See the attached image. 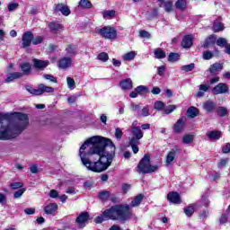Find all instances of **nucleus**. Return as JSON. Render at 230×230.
Returning a JSON list of instances; mask_svg holds the SVG:
<instances>
[{
    "label": "nucleus",
    "mask_w": 230,
    "mask_h": 230,
    "mask_svg": "<svg viewBox=\"0 0 230 230\" xmlns=\"http://www.w3.org/2000/svg\"><path fill=\"white\" fill-rule=\"evenodd\" d=\"M136 55H137L136 51L127 52L126 54L122 55V60L125 62H130L136 58Z\"/></svg>",
    "instance_id": "obj_25"
},
{
    "label": "nucleus",
    "mask_w": 230,
    "mask_h": 230,
    "mask_svg": "<svg viewBox=\"0 0 230 230\" xmlns=\"http://www.w3.org/2000/svg\"><path fill=\"white\" fill-rule=\"evenodd\" d=\"M115 154L112 140L100 136L90 137L79 149L82 164L95 173L105 172L112 164Z\"/></svg>",
    "instance_id": "obj_1"
},
{
    "label": "nucleus",
    "mask_w": 230,
    "mask_h": 230,
    "mask_svg": "<svg viewBox=\"0 0 230 230\" xmlns=\"http://www.w3.org/2000/svg\"><path fill=\"white\" fill-rule=\"evenodd\" d=\"M120 87L123 89V91H128L129 89H132V79L127 78L121 81Z\"/></svg>",
    "instance_id": "obj_23"
},
{
    "label": "nucleus",
    "mask_w": 230,
    "mask_h": 230,
    "mask_svg": "<svg viewBox=\"0 0 230 230\" xmlns=\"http://www.w3.org/2000/svg\"><path fill=\"white\" fill-rule=\"evenodd\" d=\"M212 93L215 95L226 94V93H229V87L227 86V84L220 83L212 89Z\"/></svg>",
    "instance_id": "obj_8"
},
{
    "label": "nucleus",
    "mask_w": 230,
    "mask_h": 230,
    "mask_svg": "<svg viewBox=\"0 0 230 230\" xmlns=\"http://www.w3.org/2000/svg\"><path fill=\"white\" fill-rule=\"evenodd\" d=\"M132 217L130 206L128 205H114L102 212V216L95 218V224H102L105 220H119V222H127Z\"/></svg>",
    "instance_id": "obj_3"
},
{
    "label": "nucleus",
    "mask_w": 230,
    "mask_h": 230,
    "mask_svg": "<svg viewBox=\"0 0 230 230\" xmlns=\"http://www.w3.org/2000/svg\"><path fill=\"white\" fill-rule=\"evenodd\" d=\"M193 139H195V137L193 135H185L182 137V143H184V145H190V143H193Z\"/></svg>",
    "instance_id": "obj_33"
},
{
    "label": "nucleus",
    "mask_w": 230,
    "mask_h": 230,
    "mask_svg": "<svg viewBox=\"0 0 230 230\" xmlns=\"http://www.w3.org/2000/svg\"><path fill=\"white\" fill-rule=\"evenodd\" d=\"M115 137L117 139H121V137H123V131H121V128H117L115 129Z\"/></svg>",
    "instance_id": "obj_57"
},
{
    "label": "nucleus",
    "mask_w": 230,
    "mask_h": 230,
    "mask_svg": "<svg viewBox=\"0 0 230 230\" xmlns=\"http://www.w3.org/2000/svg\"><path fill=\"white\" fill-rule=\"evenodd\" d=\"M10 186L12 190H19V188H22L24 184L22 182H13Z\"/></svg>",
    "instance_id": "obj_52"
},
{
    "label": "nucleus",
    "mask_w": 230,
    "mask_h": 230,
    "mask_svg": "<svg viewBox=\"0 0 230 230\" xmlns=\"http://www.w3.org/2000/svg\"><path fill=\"white\" fill-rule=\"evenodd\" d=\"M97 58L102 62H107V60H109V54H107L106 52H102L98 55Z\"/></svg>",
    "instance_id": "obj_44"
},
{
    "label": "nucleus",
    "mask_w": 230,
    "mask_h": 230,
    "mask_svg": "<svg viewBox=\"0 0 230 230\" xmlns=\"http://www.w3.org/2000/svg\"><path fill=\"white\" fill-rule=\"evenodd\" d=\"M26 91L34 96H40V94H44V93H55V88L40 84L38 85V89H34L31 86H26Z\"/></svg>",
    "instance_id": "obj_5"
},
{
    "label": "nucleus",
    "mask_w": 230,
    "mask_h": 230,
    "mask_svg": "<svg viewBox=\"0 0 230 230\" xmlns=\"http://www.w3.org/2000/svg\"><path fill=\"white\" fill-rule=\"evenodd\" d=\"M175 6L178 10H184V8L187 6L186 0H178L175 3Z\"/></svg>",
    "instance_id": "obj_38"
},
{
    "label": "nucleus",
    "mask_w": 230,
    "mask_h": 230,
    "mask_svg": "<svg viewBox=\"0 0 230 230\" xmlns=\"http://www.w3.org/2000/svg\"><path fill=\"white\" fill-rule=\"evenodd\" d=\"M72 64L73 59L71 58L65 57L59 59L58 66L59 69H68V67H71Z\"/></svg>",
    "instance_id": "obj_10"
},
{
    "label": "nucleus",
    "mask_w": 230,
    "mask_h": 230,
    "mask_svg": "<svg viewBox=\"0 0 230 230\" xmlns=\"http://www.w3.org/2000/svg\"><path fill=\"white\" fill-rule=\"evenodd\" d=\"M25 215H35V208H28L24 209Z\"/></svg>",
    "instance_id": "obj_63"
},
{
    "label": "nucleus",
    "mask_w": 230,
    "mask_h": 230,
    "mask_svg": "<svg viewBox=\"0 0 230 230\" xmlns=\"http://www.w3.org/2000/svg\"><path fill=\"white\" fill-rule=\"evenodd\" d=\"M28 115L21 112L0 113V141L15 139L29 125Z\"/></svg>",
    "instance_id": "obj_2"
},
{
    "label": "nucleus",
    "mask_w": 230,
    "mask_h": 230,
    "mask_svg": "<svg viewBox=\"0 0 230 230\" xmlns=\"http://www.w3.org/2000/svg\"><path fill=\"white\" fill-rule=\"evenodd\" d=\"M145 133L141 130L139 127H131L130 137L128 138L129 143L135 145V143H139L140 139H143Z\"/></svg>",
    "instance_id": "obj_7"
},
{
    "label": "nucleus",
    "mask_w": 230,
    "mask_h": 230,
    "mask_svg": "<svg viewBox=\"0 0 230 230\" xmlns=\"http://www.w3.org/2000/svg\"><path fill=\"white\" fill-rule=\"evenodd\" d=\"M143 194H138L135 197V199L131 201V208H137L143 202Z\"/></svg>",
    "instance_id": "obj_26"
},
{
    "label": "nucleus",
    "mask_w": 230,
    "mask_h": 230,
    "mask_svg": "<svg viewBox=\"0 0 230 230\" xmlns=\"http://www.w3.org/2000/svg\"><path fill=\"white\" fill-rule=\"evenodd\" d=\"M49 195L50 199H58V191L57 190H51Z\"/></svg>",
    "instance_id": "obj_59"
},
{
    "label": "nucleus",
    "mask_w": 230,
    "mask_h": 230,
    "mask_svg": "<svg viewBox=\"0 0 230 230\" xmlns=\"http://www.w3.org/2000/svg\"><path fill=\"white\" fill-rule=\"evenodd\" d=\"M215 36H209L203 43V48L206 49H208V48H211V46L215 45Z\"/></svg>",
    "instance_id": "obj_29"
},
{
    "label": "nucleus",
    "mask_w": 230,
    "mask_h": 230,
    "mask_svg": "<svg viewBox=\"0 0 230 230\" xmlns=\"http://www.w3.org/2000/svg\"><path fill=\"white\" fill-rule=\"evenodd\" d=\"M186 121H187L186 117L180 118L174 124V128H173L174 132H176L177 134H179L180 132H182V130H184V127H186Z\"/></svg>",
    "instance_id": "obj_9"
},
{
    "label": "nucleus",
    "mask_w": 230,
    "mask_h": 230,
    "mask_svg": "<svg viewBox=\"0 0 230 230\" xmlns=\"http://www.w3.org/2000/svg\"><path fill=\"white\" fill-rule=\"evenodd\" d=\"M228 114H229V111H227V108L219 107L217 109V116H220L221 118H224V116H227Z\"/></svg>",
    "instance_id": "obj_37"
},
{
    "label": "nucleus",
    "mask_w": 230,
    "mask_h": 230,
    "mask_svg": "<svg viewBox=\"0 0 230 230\" xmlns=\"http://www.w3.org/2000/svg\"><path fill=\"white\" fill-rule=\"evenodd\" d=\"M138 116L143 118L150 116V108L148 106L144 107L142 111H138Z\"/></svg>",
    "instance_id": "obj_35"
},
{
    "label": "nucleus",
    "mask_w": 230,
    "mask_h": 230,
    "mask_svg": "<svg viewBox=\"0 0 230 230\" xmlns=\"http://www.w3.org/2000/svg\"><path fill=\"white\" fill-rule=\"evenodd\" d=\"M224 30V23L220 22H215L213 25V31L217 33L218 31H223Z\"/></svg>",
    "instance_id": "obj_34"
},
{
    "label": "nucleus",
    "mask_w": 230,
    "mask_h": 230,
    "mask_svg": "<svg viewBox=\"0 0 230 230\" xmlns=\"http://www.w3.org/2000/svg\"><path fill=\"white\" fill-rule=\"evenodd\" d=\"M140 37H142L143 39H150L152 35L149 34L146 31H140Z\"/></svg>",
    "instance_id": "obj_61"
},
{
    "label": "nucleus",
    "mask_w": 230,
    "mask_h": 230,
    "mask_svg": "<svg viewBox=\"0 0 230 230\" xmlns=\"http://www.w3.org/2000/svg\"><path fill=\"white\" fill-rule=\"evenodd\" d=\"M49 28L52 31L58 33V31H62L64 30V27L60 23H56V22H50L49 24Z\"/></svg>",
    "instance_id": "obj_27"
},
{
    "label": "nucleus",
    "mask_w": 230,
    "mask_h": 230,
    "mask_svg": "<svg viewBox=\"0 0 230 230\" xmlns=\"http://www.w3.org/2000/svg\"><path fill=\"white\" fill-rule=\"evenodd\" d=\"M66 193L68 195H76V189H75V187H68L66 189Z\"/></svg>",
    "instance_id": "obj_62"
},
{
    "label": "nucleus",
    "mask_w": 230,
    "mask_h": 230,
    "mask_svg": "<svg viewBox=\"0 0 230 230\" xmlns=\"http://www.w3.org/2000/svg\"><path fill=\"white\" fill-rule=\"evenodd\" d=\"M162 6H164L165 12H172V8L173 4H172V2L167 1V2L164 3V4Z\"/></svg>",
    "instance_id": "obj_48"
},
{
    "label": "nucleus",
    "mask_w": 230,
    "mask_h": 230,
    "mask_svg": "<svg viewBox=\"0 0 230 230\" xmlns=\"http://www.w3.org/2000/svg\"><path fill=\"white\" fill-rule=\"evenodd\" d=\"M66 53L67 55H75L76 49L73 48V46L69 45L68 48L66 49Z\"/></svg>",
    "instance_id": "obj_60"
},
{
    "label": "nucleus",
    "mask_w": 230,
    "mask_h": 230,
    "mask_svg": "<svg viewBox=\"0 0 230 230\" xmlns=\"http://www.w3.org/2000/svg\"><path fill=\"white\" fill-rule=\"evenodd\" d=\"M157 170H159V165H152L150 163V155L147 154L144 155L137 167V173H142L143 175L146 173H154V172H157Z\"/></svg>",
    "instance_id": "obj_4"
},
{
    "label": "nucleus",
    "mask_w": 230,
    "mask_h": 230,
    "mask_svg": "<svg viewBox=\"0 0 230 230\" xmlns=\"http://www.w3.org/2000/svg\"><path fill=\"white\" fill-rule=\"evenodd\" d=\"M187 116L189 118H197L199 116V109L196 107H190L187 111Z\"/></svg>",
    "instance_id": "obj_28"
},
{
    "label": "nucleus",
    "mask_w": 230,
    "mask_h": 230,
    "mask_svg": "<svg viewBox=\"0 0 230 230\" xmlns=\"http://www.w3.org/2000/svg\"><path fill=\"white\" fill-rule=\"evenodd\" d=\"M141 109V104H136L134 102L130 103V110L132 112H139V110Z\"/></svg>",
    "instance_id": "obj_47"
},
{
    "label": "nucleus",
    "mask_w": 230,
    "mask_h": 230,
    "mask_svg": "<svg viewBox=\"0 0 230 230\" xmlns=\"http://www.w3.org/2000/svg\"><path fill=\"white\" fill-rule=\"evenodd\" d=\"M155 109L156 111H163V109H164V102L157 101L156 102H155Z\"/></svg>",
    "instance_id": "obj_50"
},
{
    "label": "nucleus",
    "mask_w": 230,
    "mask_h": 230,
    "mask_svg": "<svg viewBox=\"0 0 230 230\" xmlns=\"http://www.w3.org/2000/svg\"><path fill=\"white\" fill-rule=\"evenodd\" d=\"M57 209H58V205L57 203H50L45 207V213L46 215H53Z\"/></svg>",
    "instance_id": "obj_20"
},
{
    "label": "nucleus",
    "mask_w": 230,
    "mask_h": 230,
    "mask_svg": "<svg viewBox=\"0 0 230 230\" xmlns=\"http://www.w3.org/2000/svg\"><path fill=\"white\" fill-rule=\"evenodd\" d=\"M186 217H191L195 213V205H190L184 208Z\"/></svg>",
    "instance_id": "obj_32"
},
{
    "label": "nucleus",
    "mask_w": 230,
    "mask_h": 230,
    "mask_svg": "<svg viewBox=\"0 0 230 230\" xmlns=\"http://www.w3.org/2000/svg\"><path fill=\"white\" fill-rule=\"evenodd\" d=\"M55 12H60V13H62V15H65V17H67V15L71 14V10L69 9V6L64 4H58L55 7Z\"/></svg>",
    "instance_id": "obj_11"
},
{
    "label": "nucleus",
    "mask_w": 230,
    "mask_h": 230,
    "mask_svg": "<svg viewBox=\"0 0 230 230\" xmlns=\"http://www.w3.org/2000/svg\"><path fill=\"white\" fill-rule=\"evenodd\" d=\"M179 57H181L178 53H171L168 57L169 62H177L179 60Z\"/></svg>",
    "instance_id": "obj_45"
},
{
    "label": "nucleus",
    "mask_w": 230,
    "mask_h": 230,
    "mask_svg": "<svg viewBox=\"0 0 230 230\" xmlns=\"http://www.w3.org/2000/svg\"><path fill=\"white\" fill-rule=\"evenodd\" d=\"M129 145H130L134 154H137V152H139V147L137 146V145H139V143L133 144L132 142H129Z\"/></svg>",
    "instance_id": "obj_58"
},
{
    "label": "nucleus",
    "mask_w": 230,
    "mask_h": 230,
    "mask_svg": "<svg viewBox=\"0 0 230 230\" xmlns=\"http://www.w3.org/2000/svg\"><path fill=\"white\" fill-rule=\"evenodd\" d=\"M101 36L108 40H116L118 39V31L114 27L106 26L100 30Z\"/></svg>",
    "instance_id": "obj_6"
},
{
    "label": "nucleus",
    "mask_w": 230,
    "mask_h": 230,
    "mask_svg": "<svg viewBox=\"0 0 230 230\" xmlns=\"http://www.w3.org/2000/svg\"><path fill=\"white\" fill-rule=\"evenodd\" d=\"M212 57H213V52H211V51H205V52H203V58H204V60H211Z\"/></svg>",
    "instance_id": "obj_55"
},
{
    "label": "nucleus",
    "mask_w": 230,
    "mask_h": 230,
    "mask_svg": "<svg viewBox=\"0 0 230 230\" xmlns=\"http://www.w3.org/2000/svg\"><path fill=\"white\" fill-rule=\"evenodd\" d=\"M207 137L210 141H218L222 137V132L218 130L208 131Z\"/></svg>",
    "instance_id": "obj_17"
},
{
    "label": "nucleus",
    "mask_w": 230,
    "mask_h": 230,
    "mask_svg": "<svg viewBox=\"0 0 230 230\" xmlns=\"http://www.w3.org/2000/svg\"><path fill=\"white\" fill-rule=\"evenodd\" d=\"M9 12H15L19 8V4L17 3H11L7 6Z\"/></svg>",
    "instance_id": "obj_51"
},
{
    "label": "nucleus",
    "mask_w": 230,
    "mask_h": 230,
    "mask_svg": "<svg viewBox=\"0 0 230 230\" xmlns=\"http://www.w3.org/2000/svg\"><path fill=\"white\" fill-rule=\"evenodd\" d=\"M216 107L217 104L211 100H208L203 103V109L208 112H213Z\"/></svg>",
    "instance_id": "obj_18"
},
{
    "label": "nucleus",
    "mask_w": 230,
    "mask_h": 230,
    "mask_svg": "<svg viewBox=\"0 0 230 230\" xmlns=\"http://www.w3.org/2000/svg\"><path fill=\"white\" fill-rule=\"evenodd\" d=\"M167 200L172 204H181V196L177 192H169L167 195Z\"/></svg>",
    "instance_id": "obj_16"
},
{
    "label": "nucleus",
    "mask_w": 230,
    "mask_h": 230,
    "mask_svg": "<svg viewBox=\"0 0 230 230\" xmlns=\"http://www.w3.org/2000/svg\"><path fill=\"white\" fill-rule=\"evenodd\" d=\"M116 15V11L111 10V11H105L103 13V18L104 19H112Z\"/></svg>",
    "instance_id": "obj_43"
},
{
    "label": "nucleus",
    "mask_w": 230,
    "mask_h": 230,
    "mask_svg": "<svg viewBox=\"0 0 230 230\" xmlns=\"http://www.w3.org/2000/svg\"><path fill=\"white\" fill-rule=\"evenodd\" d=\"M135 89L137 90V93H138V94L140 95L146 94L148 93V88L145 85H139Z\"/></svg>",
    "instance_id": "obj_39"
},
{
    "label": "nucleus",
    "mask_w": 230,
    "mask_h": 230,
    "mask_svg": "<svg viewBox=\"0 0 230 230\" xmlns=\"http://www.w3.org/2000/svg\"><path fill=\"white\" fill-rule=\"evenodd\" d=\"M44 40V39L41 36H37L36 38H32V44L34 46H37L38 44H40Z\"/></svg>",
    "instance_id": "obj_56"
},
{
    "label": "nucleus",
    "mask_w": 230,
    "mask_h": 230,
    "mask_svg": "<svg viewBox=\"0 0 230 230\" xmlns=\"http://www.w3.org/2000/svg\"><path fill=\"white\" fill-rule=\"evenodd\" d=\"M22 40L23 48H29V46L31 44V40H33V34L30 31L25 32Z\"/></svg>",
    "instance_id": "obj_14"
},
{
    "label": "nucleus",
    "mask_w": 230,
    "mask_h": 230,
    "mask_svg": "<svg viewBox=\"0 0 230 230\" xmlns=\"http://www.w3.org/2000/svg\"><path fill=\"white\" fill-rule=\"evenodd\" d=\"M222 152H223V154H229V152H230V144L229 143L223 146Z\"/></svg>",
    "instance_id": "obj_64"
},
{
    "label": "nucleus",
    "mask_w": 230,
    "mask_h": 230,
    "mask_svg": "<svg viewBox=\"0 0 230 230\" xmlns=\"http://www.w3.org/2000/svg\"><path fill=\"white\" fill-rule=\"evenodd\" d=\"M216 43L217 44V46H219L220 48H226L227 46V40H226V38H219L216 40Z\"/></svg>",
    "instance_id": "obj_40"
},
{
    "label": "nucleus",
    "mask_w": 230,
    "mask_h": 230,
    "mask_svg": "<svg viewBox=\"0 0 230 230\" xmlns=\"http://www.w3.org/2000/svg\"><path fill=\"white\" fill-rule=\"evenodd\" d=\"M193 46V36L186 35L181 40V47L185 49H190Z\"/></svg>",
    "instance_id": "obj_15"
},
{
    "label": "nucleus",
    "mask_w": 230,
    "mask_h": 230,
    "mask_svg": "<svg viewBox=\"0 0 230 230\" xmlns=\"http://www.w3.org/2000/svg\"><path fill=\"white\" fill-rule=\"evenodd\" d=\"M177 152H179V147L178 146H175L174 149H172L168 154H167V156H166V160H165V163L166 164H172V163L173 161H175V157L177 155Z\"/></svg>",
    "instance_id": "obj_13"
},
{
    "label": "nucleus",
    "mask_w": 230,
    "mask_h": 230,
    "mask_svg": "<svg viewBox=\"0 0 230 230\" xmlns=\"http://www.w3.org/2000/svg\"><path fill=\"white\" fill-rule=\"evenodd\" d=\"M195 69V64L190 63L189 65H184L181 67V71H185V73H190V71H193Z\"/></svg>",
    "instance_id": "obj_36"
},
{
    "label": "nucleus",
    "mask_w": 230,
    "mask_h": 230,
    "mask_svg": "<svg viewBox=\"0 0 230 230\" xmlns=\"http://www.w3.org/2000/svg\"><path fill=\"white\" fill-rule=\"evenodd\" d=\"M22 71H23L24 75H28L30 73V70L31 69V66L30 63H22L21 65Z\"/></svg>",
    "instance_id": "obj_42"
},
{
    "label": "nucleus",
    "mask_w": 230,
    "mask_h": 230,
    "mask_svg": "<svg viewBox=\"0 0 230 230\" xmlns=\"http://www.w3.org/2000/svg\"><path fill=\"white\" fill-rule=\"evenodd\" d=\"M99 197L102 200H107V199H109V197H111V192H109V191L100 192Z\"/></svg>",
    "instance_id": "obj_49"
},
{
    "label": "nucleus",
    "mask_w": 230,
    "mask_h": 230,
    "mask_svg": "<svg viewBox=\"0 0 230 230\" xmlns=\"http://www.w3.org/2000/svg\"><path fill=\"white\" fill-rule=\"evenodd\" d=\"M79 8H83L84 10H89V8H93V4L89 0H80Z\"/></svg>",
    "instance_id": "obj_30"
},
{
    "label": "nucleus",
    "mask_w": 230,
    "mask_h": 230,
    "mask_svg": "<svg viewBox=\"0 0 230 230\" xmlns=\"http://www.w3.org/2000/svg\"><path fill=\"white\" fill-rule=\"evenodd\" d=\"M208 91H209V84H200L199 86V91L197 92L196 95L198 96V98H202L205 93H208Z\"/></svg>",
    "instance_id": "obj_22"
},
{
    "label": "nucleus",
    "mask_w": 230,
    "mask_h": 230,
    "mask_svg": "<svg viewBox=\"0 0 230 230\" xmlns=\"http://www.w3.org/2000/svg\"><path fill=\"white\" fill-rule=\"evenodd\" d=\"M22 73L21 72L11 73L5 79V82L6 83L13 82V80H18V78H22Z\"/></svg>",
    "instance_id": "obj_24"
},
{
    "label": "nucleus",
    "mask_w": 230,
    "mask_h": 230,
    "mask_svg": "<svg viewBox=\"0 0 230 230\" xmlns=\"http://www.w3.org/2000/svg\"><path fill=\"white\" fill-rule=\"evenodd\" d=\"M32 62L36 69H44V67H48V65L49 64V61H43L37 58H34Z\"/></svg>",
    "instance_id": "obj_19"
},
{
    "label": "nucleus",
    "mask_w": 230,
    "mask_h": 230,
    "mask_svg": "<svg viewBox=\"0 0 230 230\" xmlns=\"http://www.w3.org/2000/svg\"><path fill=\"white\" fill-rule=\"evenodd\" d=\"M155 58H166V52H164V50H163V49H155Z\"/></svg>",
    "instance_id": "obj_31"
},
{
    "label": "nucleus",
    "mask_w": 230,
    "mask_h": 230,
    "mask_svg": "<svg viewBox=\"0 0 230 230\" xmlns=\"http://www.w3.org/2000/svg\"><path fill=\"white\" fill-rule=\"evenodd\" d=\"M222 69H224V66L221 63H215L210 66L209 71L211 75H217V73H220Z\"/></svg>",
    "instance_id": "obj_21"
},
{
    "label": "nucleus",
    "mask_w": 230,
    "mask_h": 230,
    "mask_svg": "<svg viewBox=\"0 0 230 230\" xmlns=\"http://www.w3.org/2000/svg\"><path fill=\"white\" fill-rule=\"evenodd\" d=\"M66 84H67V87L68 89H75L76 87V84L75 83V79H73L72 77H67L66 78Z\"/></svg>",
    "instance_id": "obj_41"
},
{
    "label": "nucleus",
    "mask_w": 230,
    "mask_h": 230,
    "mask_svg": "<svg viewBox=\"0 0 230 230\" xmlns=\"http://www.w3.org/2000/svg\"><path fill=\"white\" fill-rule=\"evenodd\" d=\"M43 78H45V80H49L50 82H53V84H57V77L51 75H44Z\"/></svg>",
    "instance_id": "obj_54"
},
{
    "label": "nucleus",
    "mask_w": 230,
    "mask_h": 230,
    "mask_svg": "<svg viewBox=\"0 0 230 230\" xmlns=\"http://www.w3.org/2000/svg\"><path fill=\"white\" fill-rule=\"evenodd\" d=\"M175 109H177V106H175V105H169V106L164 110V113H165V114H172V112H173V111H175Z\"/></svg>",
    "instance_id": "obj_53"
},
{
    "label": "nucleus",
    "mask_w": 230,
    "mask_h": 230,
    "mask_svg": "<svg viewBox=\"0 0 230 230\" xmlns=\"http://www.w3.org/2000/svg\"><path fill=\"white\" fill-rule=\"evenodd\" d=\"M87 220H89V213L83 212L77 217L75 222L78 224L79 227H85Z\"/></svg>",
    "instance_id": "obj_12"
},
{
    "label": "nucleus",
    "mask_w": 230,
    "mask_h": 230,
    "mask_svg": "<svg viewBox=\"0 0 230 230\" xmlns=\"http://www.w3.org/2000/svg\"><path fill=\"white\" fill-rule=\"evenodd\" d=\"M24 191H26V189H24V188H22V189L18 190L17 191H15L13 193L14 199H21V197H22V195H24Z\"/></svg>",
    "instance_id": "obj_46"
}]
</instances>
